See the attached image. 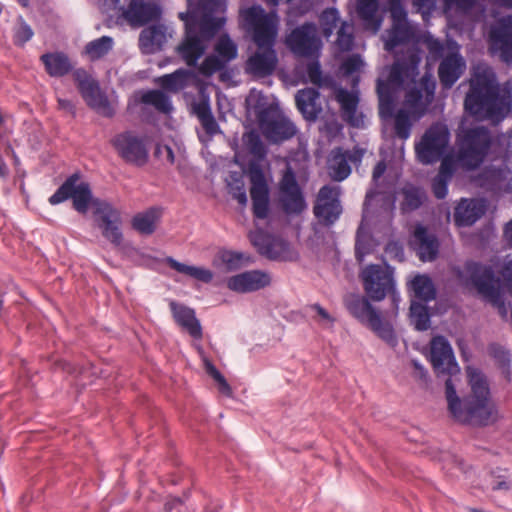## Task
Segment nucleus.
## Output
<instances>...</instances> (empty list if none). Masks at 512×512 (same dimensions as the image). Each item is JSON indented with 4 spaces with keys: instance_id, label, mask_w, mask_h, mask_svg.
Wrapping results in <instances>:
<instances>
[{
    "instance_id": "obj_54",
    "label": "nucleus",
    "mask_w": 512,
    "mask_h": 512,
    "mask_svg": "<svg viewBox=\"0 0 512 512\" xmlns=\"http://www.w3.org/2000/svg\"><path fill=\"white\" fill-rule=\"evenodd\" d=\"M315 59H318V58H315ZM306 73H307L308 79L311 83H313L317 86L322 85V82H323L322 71H321V66H320V63L318 60H314L307 65Z\"/></svg>"
},
{
    "instance_id": "obj_60",
    "label": "nucleus",
    "mask_w": 512,
    "mask_h": 512,
    "mask_svg": "<svg viewBox=\"0 0 512 512\" xmlns=\"http://www.w3.org/2000/svg\"><path fill=\"white\" fill-rule=\"evenodd\" d=\"M200 122H201L203 129L210 137L214 136L215 134H217L220 131L219 125L216 122L213 115L200 120Z\"/></svg>"
},
{
    "instance_id": "obj_20",
    "label": "nucleus",
    "mask_w": 512,
    "mask_h": 512,
    "mask_svg": "<svg viewBox=\"0 0 512 512\" xmlns=\"http://www.w3.org/2000/svg\"><path fill=\"white\" fill-rule=\"evenodd\" d=\"M111 143L118 155L128 163L141 166L148 160V149L144 140L131 131L115 135Z\"/></svg>"
},
{
    "instance_id": "obj_10",
    "label": "nucleus",
    "mask_w": 512,
    "mask_h": 512,
    "mask_svg": "<svg viewBox=\"0 0 512 512\" xmlns=\"http://www.w3.org/2000/svg\"><path fill=\"white\" fill-rule=\"evenodd\" d=\"M277 203L288 218L301 216L307 210L303 189L297 181V173L291 163L287 164L278 182Z\"/></svg>"
},
{
    "instance_id": "obj_12",
    "label": "nucleus",
    "mask_w": 512,
    "mask_h": 512,
    "mask_svg": "<svg viewBox=\"0 0 512 512\" xmlns=\"http://www.w3.org/2000/svg\"><path fill=\"white\" fill-rule=\"evenodd\" d=\"M450 143V131L445 124L431 125L419 143L415 146L418 160L423 164H432L447 155L445 154Z\"/></svg>"
},
{
    "instance_id": "obj_11",
    "label": "nucleus",
    "mask_w": 512,
    "mask_h": 512,
    "mask_svg": "<svg viewBox=\"0 0 512 512\" xmlns=\"http://www.w3.org/2000/svg\"><path fill=\"white\" fill-rule=\"evenodd\" d=\"M366 294L373 301L383 300L388 293H391L392 301L397 306L400 302V295L395 292L393 269L391 266L371 264L361 272Z\"/></svg>"
},
{
    "instance_id": "obj_24",
    "label": "nucleus",
    "mask_w": 512,
    "mask_h": 512,
    "mask_svg": "<svg viewBox=\"0 0 512 512\" xmlns=\"http://www.w3.org/2000/svg\"><path fill=\"white\" fill-rule=\"evenodd\" d=\"M393 25L383 35L385 50L392 52L398 46L408 43L414 37L413 26L407 19L406 12L401 7L392 10Z\"/></svg>"
},
{
    "instance_id": "obj_58",
    "label": "nucleus",
    "mask_w": 512,
    "mask_h": 512,
    "mask_svg": "<svg viewBox=\"0 0 512 512\" xmlns=\"http://www.w3.org/2000/svg\"><path fill=\"white\" fill-rule=\"evenodd\" d=\"M311 309H313L314 311H316V313L318 314V316L320 317L319 319V323L324 327V328H331L333 326V323H334V318L328 313L327 310H325L321 305L319 304H313L311 306Z\"/></svg>"
},
{
    "instance_id": "obj_33",
    "label": "nucleus",
    "mask_w": 512,
    "mask_h": 512,
    "mask_svg": "<svg viewBox=\"0 0 512 512\" xmlns=\"http://www.w3.org/2000/svg\"><path fill=\"white\" fill-rule=\"evenodd\" d=\"M167 38V27L162 24H156L142 30L139 37V45L143 53L152 54L161 50Z\"/></svg>"
},
{
    "instance_id": "obj_17",
    "label": "nucleus",
    "mask_w": 512,
    "mask_h": 512,
    "mask_svg": "<svg viewBox=\"0 0 512 512\" xmlns=\"http://www.w3.org/2000/svg\"><path fill=\"white\" fill-rule=\"evenodd\" d=\"M69 198H72L73 206L78 212H87L92 199V193L89 184L80 181V176L77 173L66 179L57 191L50 196L49 202L52 205H57Z\"/></svg>"
},
{
    "instance_id": "obj_31",
    "label": "nucleus",
    "mask_w": 512,
    "mask_h": 512,
    "mask_svg": "<svg viewBox=\"0 0 512 512\" xmlns=\"http://www.w3.org/2000/svg\"><path fill=\"white\" fill-rule=\"evenodd\" d=\"M412 246L423 262L433 261L439 251V242L436 236L428 233L423 225L416 226Z\"/></svg>"
},
{
    "instance_id": "obj_53",
    "label": "nucleus",
    "mask_w": 512,
    "mask_h": 512,
    "mask_svg": "<svg viewBox=\"0 0 512 512\" xmlns=\"http://www.w3.org/2000/svg\"><path fill=\"white\" fill-rule=\"evenodd\" d=\"M33 34L32 28L24 21H21L15 30L14 42L17 45H24L33 37Z\"/></svg>"
},
{
    "instance_id": "obj_3",
    "label": "nucleus",
    "mask_w": 512,
    "mask_h": 512,
    "mask_svg": "<svg viewBox=\"0 0 512 512\" xmlns=\"http://www.w3.org/2000/svg\"><path fill=\"white\" fill-rule=\"evenodd\" d=\"M244 28L257 46L245 63V73L256 79L273 74L278 64L275 44L279 17L275 11L266 12L260 5L241 10Z\"/></svg>"
},
{
    "instance_id": "obj_43",
    "label": "nucleus",
    "mask_w": 512,
    "mask_h": 512,
    "mask_svg": "<svg viewBox=\"0 0 512 512\" xmlns=\"http://www.w3.org/2000/svg\"><path fill=\"white\" fill-rule=\"evenodd\" d=\"M114 46V40L110 36H102L88 42L85 46V54L91 61L98 60L107 55Z\"/></svg>"
},
{
    "instance_id": "obj_9",
    "label": "nucleus",
    "mask_w": 512,
    "mask_h": 512,
    "mask_svg": "<svg viewBox=\"0 0 512 512\" xmlns=\"http://www.w3.org/2000/svg\"><path fill=\"white\" fill-rule=\"evenodd\" d=\"M458 277L463 284L475 286L485 300L498 309L503 318L507 316L508 310L502 297L501 283L494 277L491 267L470 261L462 270H458Z\"/></svg>"
},
{
    "instance_id": "obj_36",
    "label": "nucleus",
    "mask_w": 512,
    "mask_h": 512,
    "mask_svg": "<svg viewBox=\"0 0 512 512\" xmlns=\"http://www.w3.org/2000/svg\"><path fill=\"white\" fill-rule=\"evenodd\" d=\"M378 0H357V14L366 30L376 34L382 25V17L378 15Z\"/></svg>"
},
{
    "instance_id": "obj_39",
    "label": "nucleus",
    "mask_w": 512,
    "mask_h": 512,
    "mask_svg": "<svg viewBox=\"0 0 512 512\" xmlns=\"http://www.w3.org/2000/svg\"><path fill=\"white\" fill-rule=\"evenodd\" d=\"M160 217L161 209L156 207L150 208L134 216L132 220L133 228L141 234H152Z\"/></svg>"
},
{
    "instance_id": "obj_14",
    "label": "nucleus",
    "mask_w": 512,
    "mask_h": 512,
    "mask_svg": "<svg viewBox=\"0 0 512 512\" xmlns=\"http://www.w3.org/2000/svg\"><path fill=\"white\" fill-rule=\"evenodd\" d=\"M99 6L105 13H118L132 26H142L160 15L157 6L143 0H100Z\"/></svg>"
},
{
    "instance_id": "obj_26",
    "label": "nucleus",
    "mask_w": 512,
    "mask_h": 512,
    "mask_svg": "<svg viewBox=\"0 0 512 512\" xmlns=\"http://www.w3.org/2000/svg\"><path fill=\"white\" fill-rule=\"evenodd\" d=\"M271 284V276L262 270H249L233 275L226 280L229 290L245 294L258 291Z\"/></svg>"
},
{
    "instance_id": "obj_1",
    "label": "nucleus",
    "mask_w": 512,
    "mask_h": 512,
    "mask_svg": "<svg viewBox=\"0 0 512 512\" xmlns=\"http://www.w3.org/2000/svg\"><path fill=\"white\" fill-rule=\"evenodd\" d=\"M430 361L435 372L449 375L445 381L448 409L454 420L472 426H486L498 419V410L490 397V390L484 375L476 368L468 367L467 375L471 394L460 399L452 377L460 372L453 349L443 336H435L430 342Z\"/></svg>"
},
{
    "instance_id": "obj_50",
    "label": "nucleus",
    "mask_w": 512,
    "mask_h": 512,
    "mask_svg": "<svg viewBox=\"0 0 512 512\" xmlns=\"http://www.w3.org/2000/svg\"><path fill=\"white\" fill-rule=\"evenodd\" d=\"M443 12L448 15L451 11L466 13L470 10L476 0H442Z\"/></svg>"
},
{
    "instance_id": "obj_16",
    "label": "nucleus",
    "mask_w": 512,
    "mask_h": 512,
    "mask_svg": "<svg viewBox=\"0 0 512 512\" xmlns=\"http://www.w3.org/2000/svg\"><path fill=\"white\" fill-rule=\"evenodd\" d=\"M252 245L262 256L275 261H292L296 258L295 251L282 237L256 229L249 233Z\"/></svg>"
},
{
    "instance_id": "obj_35",
    "label": "nucleus",
    "mask_w": 512,
    "mask_h": 512,
    "mask_svg": "<svg viewBox=\"0 0 512 512\" xmlns=\"http://www.w3.org/2000/svg\"><path fill=\"white\" fill-rule=\"evenodd\" d=\"M319 92L315 88L299 90L295 96L296 105L303 117L307 120H316L321 111L318 104Z\"/></svg>"
},
{
    "instance_id": "obj_8",
    "label": "nucleus",
    "mask_w": 512,
    "mask_h": 512,
    "mask_svg": "<svg viewBox=\"0 0 512 512\" xmlns=\"http://www.w3.org/2000/svg\"><path fill=\"white\" fill-rule=\"evenodd\" d=\"M420 58L417 55L410 57V64L406 65L400 60L391 66L384 67L377 79V95L379 100V115L383 120L393 116L395 100L401 90L404 78L417 74Z\"/></svg>"
},
{
    "instance_id": "obj_48",
    "label": "nucleus",
    "mask_w": 512,
    "mask_h": 512,
    "mask_svg": "<svg viewBox=\"0 0 512 512\" xmlns=\"http://www.w3.org/2000/svg\"><path fill=\"white\" fill-rule=\"evenodd\" d=\"M203 362L206 372L217 382L219 391L226 396H230L232 394V390L224 376L207 358L203 357Z\"/></svg>"
},
{
    "instance_id": "obj_29",
    "label": "nucleus",
    "mask_w": 512,
    "mask_h": 512,
    "mask_svg": "<svg viewBox=\"0 0 512 512\" xmlns=\"http://www.w3.org/2000/svg\"><path fill=\"white\" fill-rule=\"evenodd\" d=\"M169 306L175 322L194 339H201L202 327L194 309L173 300Z\"/></svg>"
},
{
    "instance_id": "obj_42",
    "label": "nucleus",
    "mask_w": 512,
    "mask_h": 512,
    "mask_svg": "<svg viewBox=\"0 0 512 512\" xmlns=\"http://www.w3.org/2000/svg\"><path fill=\"white\" fill-rule=\"evenodd\" d=\"M141 102L153 106L157 111L169 114L173 110L170 97L161 90H149L141 95Z\"/></svg>"
},
{
    "instance_id": "obj_27",
    "label": "nucleus",
    "mask_w": 512,
    "mask_h": 512,
    "mask_svg": "<svg viewBox=\"0 0 512 512\" xmlns=\"http://www.w3.org/2000/svg\"><path fill=\"white\" fill-rule=\"evenodd\" d=\"M99 216L98 226L102 235L115 246H120L123 241L121 231V216L118 210L107 202H102L96 209Z\"/></svg>"
},
{
    "instance_id": "obj_63",
    "label": "nucleus",
    "mask_w": 512,
    "mask_h": 512,
    "mask_svg": "<svg viewBox=\"0 0 512 512\" xmlns=\"http://www.w3.org/2000/svg\"><path fill=\"white\" fill-rule=\"evenodd\" d=\"M494 356L499 358L503 363H510L509 353L504 350H497L494 352Z\"/></svg>"
},
{
    "instance_id": "obj_30",
    "label": "nucleus",
    "mask_w": 512,
    "mask_h": 512,
    "mask_svg": "<svg viewBox=\"0 0 512 512\" xmlns=\"http://www.w3.org/2000/svg\"><path fill=\"white\" fill-rule=\"evenodd\" d=\"M465 69L466 61L458 51L444 57L438 69L442 86L446 89H450L461 77Z\"/></svg>"
},
{
    "instance_id": "obj_61",
    "label": "nucleus",
    "mask_w": 512,
    "mask_h": 512,
    "mask_svg": "<svg viewBox=\"0 0 512 512\" xmlns=\"http://www.w3.org/2000/svg\"><path fill=\"white\" fill-rule=\"evenodd\" d=\"M386 171V164L384 161H380L376 164L373 169L372 181L375 185H377L379 179L383 176Z\"/></svg>"
},
{
    "instance_id": "obj_47",
    "label": "nucleus",
    "mask_w": 512,
    "mask_h": 512,
    "mask_svg": "<svg viewBox=\"0 0 512 512\" xmlns=\"http://www.w3.org/2000/svg\"><path fill=\"white\" fill-rule=\"evenodd\" d=\"M245 256L243 253L222 250L218 253V260L227 271H235L242 267Z\"/></svg>"
},
{
    "instance_id": "obj_22",
    "label": "nucleus",
    "mask_w": 512,
    "mask_h": 512,
    "mask_svg": "<svg viewBox=\"0 0 512 512\" xmlns=\"http://www.w3.org/2000/svg\"><path fill=\"white\" fill-rule=\"evenodd\" d=\"M249 177L253 215L256 219L264 220L270 213L269 187L265 174L259 166H251Z\"/></svg>"
},
{
    "instance_id": "obj_55",
    "label": "nucleus",
    "mask_w": 512,
    "mask_h": 512,
    "mask_svg": "<svg viewBox=\"0 0 512 512\" xmlns=\"http://www.w3.org/2000/svg\"><path fill=\"white\" fill-rule=\"evenodd\" d=\"M246 142L250 148L252 154L258 157H263L265 154V148L262 144L260 137L255 133L247 135Z\"/></svg>"
},
{
    "instance_id": "obj_18",
    "label": "nucleus",
    "mask_w": 512,
    "mask_h": 512,
    "mask_svg": "<svg viewBox=\"0 0 512 512\" xmlns=\"http://www.w3.org/2000/svg\"><path fill=\"white\" fill-rule=\"evenodd\" d=\"M73 76L82 97L92 109L107 117L114 114V110L107 97L101 92L98 82L87 71L76 69Z\"/></svg>"
},
{
    "instance_id": "obj_34",
    "label": "nucleus",
    "mask_w": 512,
    "mask_h": 512,
    "mask_svg": "<svg viewBox=\"0 0 512 512\" xmlns=\"http://www.w3.org/2000/svg\"><path fill=\"white\" fill-rule=\"evenodd\" d=\"M297 134L295 124L285 116H278L265 126L266 137L275 143H280Z\"/></svg>"
},
{
    "instance_id": "obj_7",
    "label": "nucleus",
    "mask_w": 512,
    "mask_h": 512,
    "mask_svg": "<svg viewBox=\"0 0 512 512\" xmlns=\"http://www.w3.org/2000/svg\"><path fill=\"white\" fill-rule=\"evenodd\" d=\"M435 88V80L425 75L407 91L403 107L395 115V133L399 138L407 140L410 137L413 122L426 113L434 99Z\"/></svg>"
},
{
    "instance_id": "obj_40",
    "label": "nucleus",
    "mask_w": 512,
    "mask_h": 512,
    "mask_svg": "<svg viewBox=\"0 0 512 512\" xmlns=\"http://www.w3.org/2000/svg\"><path fill=\"white\" fill-rule=\"evenodd\" d=\"M411 289L418 302L428 303L436 296V290L432 280L426 275H417L411 282Z\"/></svg>"
},
{
    "instance_id": "obj_4",
    "label": "nucleus",
    "mask_w": 512,
    "mask_h": 512,
    "mask_svg": "<svg viewBox=\"0 0 512 512\" xmlns=\"http://www.w3.org/2000/svg\"><path fill=\"white\" fill-rule=\"evenodd\" d=\"M493 144L490 131L483 127L462 129L456 137V153H448L441 161L437 176L433 179L432 189L438 199L448 193V183L457 167L472 171L479 168L488 156Z\"/></svg>"
},
{
    "instance_id": "obj_6",
    "label": "nucleus",
    "mask_w": 512,
    "mask_h": 512,
    "mask_svg": "<svg viewBox=\"0 0 512 512\" xmlns=\"http://www.w3.org/2000/svg\"><path fill=\"white\" fill-rule=\"evenodd\" d=\"M396 208V196L391 192L369 190L363 205L362 221L357 230L355 256L363 262L372 251V241L368 235L371 226L378 223L390 225Z\"/></svg>"
},
{
    "instance_id": "obj_52",
    "label": "nucleus",
    "mask_w": 512,
    "mask_h": 512,
    "mask_svg": "<svg viewBox=\"0 0 512 512\" xmlns=\"http://www.w3.org/2000/svg\"><path fill=\"white\" fill-rule=\"evenodd\" d=\"M364 66V61L360 55H352L348 57L341 65V70L345 75H352L361 70Z\"/></svg>"
},
{
    "instance_id": "obj_41",
    "label": "nucleus",
    "mask_w": 512,
    "mask_h": 512,
    "mask_svg": "<svg viewBox=\"0 0 512 512\" xmlns=\"http://www.w3.org/2000/svg\"><path fill=\"white\" fill-rule=\"evenodd\" d=\"M192 78V73L185 69H178L174 73L166 74L158 78V84L172 92L183 89Z\"/></svg>"
},
{
    "instance_id": "obj_23",
    "label": "nucleus",
    "mask_w": 512,
    "mask_h": 512,
    "mask_svg": "<svg viewBox=\"0 0 512 512\" xmlns=\"http://www.w3.org/2000/svg\"><path fill=\"white\" fill-rule=\"evenodd\" d=\"M238 55L236 43L227 35L221 36L214 48V54L205 58L199 67V72L210 76L223 69L227 63L234 60Z\"/></svg>"
},
{
    "instance_id": "obj_19",
    "label": "nucleus",
    "mask_w": 512,
    "mask_h": 512,
    "mask_svg": "<svg viewBox=\"0 0 512 512\" xmlns=\"http://www.w3.org/2000/svg\"><path fill=\"white\" fill-rule=\"evenodd\" d=\"M313 212L318 221L323 225H333L342 213L340 187L325 185L320 188Z\"/></svg>"
},
{
    "instance_id": "obj_25",
    "label": "nucleus",
    "mask_w": 512,
    "mask_h": 512,
    "mask_svg": "<svg viewBox=\"0 0 512 512\" xmlns=\"http://www.w3.org/2000/svg\"><path fill=\"white\" fill-rule=\"evenodd\" d=\"M364 151L355 148L352 151L335 148L331 151L328 162V174L334 181H343L351 174L350 163H360L363 158Z\"/></svg>"
},
{
    "instance_id": "obj_28",
    "label": "nucleus",
    "mask_w": 512,
    "mask_h": 512,
    "mask_svg": "<svg viewBox=\"0 0 512 512\" xmlns=\"http://www.w3.org/2000/svg\"><path fill=\"white\" fill-rule=\"evenodd\" d=\"M335 98L340 104L341 115L350 126L360 128L364 126V115L358 111L359 97L355 91L339 88Z\"/></svg>"
},
{
    "instance_id": "obj_2",
    "label": "nucleus",
    "mask_w": 512,
    "mask_h": 512,
    "mask_svg": "<svg viewBox=\"0 0 512 512\" xmlns=\"http://www.w3.org/2000/svg\"><path fill=\"white\" fill-rule=\"evenodd\" d=\"M188 10L179 13L185 23V38L178 53L188 66H195L211 39L225 23L224 0H187Z\"/></svg>"
},
{
    "instance_id": "obj_46",
    "label": "nucleus",
    "mask_w": 512,
    "mask_h": 512,
    "mask_svg": "<svg viewBox=\"0 0 512 512\" xmlns=\"http://www.w3.org/2000/svg\"><path fill=\"white\" fill-rule=\"evenodd\" d=\"M336 45L340 51L347 52L353 49L354 45V25L349 22H343L337 33Z\"/></svg>"
},
{
    "instance_id": "obj_38",
    "label": "nucleus",
    "mask_w": 512,
    "mask_h": 512,
    "mask_svg": "<svg viewBox=\"0 0 512 512\" xmlns=\"http://www.w3.org/2000/svg\"><path fill=\"white\" fill-rule=\"evenodd\" d=\"M165 262L175 271L203 283H210L213 279V272L207 268L187 265L175 260L172 257H167Z\"/></svg>"
},
{
    "instance_id": "obj_13",
    "label": "nucleus",
    "mask_w": 512,
    "mask_h": 512,
    "mask_svg": "<svg viewBox=\"0 0 512 512\" xmlns=\"http://www.w3.org/2000/svg\"><path fill=\"white\" fill-rule=\"evenodd\" d=\"M350 313L361 323L370 327L381 339L390 345H396L397 338L390 323L383 321L381 315L368 299L353 296L347 301Z\"/></svg>"
},
{
    "instance_id": "obj_32",
    "label": "nucleus",
    "mask_w": 512,
    "mask_h": 512,
    "mask_svg": "<svg viewBox=\"0 0 512 512\" xmlns=\"http://www.w3.org/2000/svg\"><path fill=\"white\" fill-rule=\"evenodd\" d=\"M486 210L483 200L462 199L455 208L454 221L460 227L473 225Z\"/></svg>"
},
{
    "instance_id": "obj_51",
    "label": "nucleus",
    "mask_w": 512,
    "mask_h": 512,
    "mask_svg": "<svg viewBox=\"0 0 512 512\" xmlns=\"http://www.w3.org/2000/svg\"><path fill=\"white\" fill-rule=\"evenodd\" d=\"M229 193L237 202L245 207L247 205V194L244 182L241 179H236L228 184Z\"/></svg>"
},
{
    "instance_id": "obj_44",
    "label": "nucleus",
    "mask_w": 512,
    "mask_h": 512,
    "mask_svg": "<svg viewBox=\"0 0 512 512\" xmlns=\"http://www.w3.org/2000/svg\"><path fill=\"white\" fill-rule=\"evenodd\" d=\"M410 318L415 329L425 331L430 326V314L426 303L412 301L410 306Z\"/></svg>"
},
{
    "instance_id": "obj_5",
    "label": "nucleus",
    "mask_w": 512,
    "mask_h": 512,
    "mask_svg": "<svg viewBox=\"0 0 512 512\" xmlns=\"http://www.w3.org/2000/svg\"><path fill=\"white\" fill-rule=\"evenodd\" d=\"M465 110L478 120L499 123L512 109V91L507 84L500 87L492 68L477 65L464 100Z\"/></svg>"
},
{
    "instance_id": "obj_56",
    "label": "nucleus",
    "mask_w": 512,
    "mask_h": 512,
    "mask_svg": "<svg viewBox=\"0 0 512 512\" xmlns=\"http://www.w3.org/2000/svg\"><path fill=\"white\" fill-rule=\"evenodd\" d=\"M500 273L508 292L512 295V257L509 255L505 257Z\"/></svg>"
},
{
    "instance_id": "obj_15",
    "label": "nucleus",
    "mask_w": 512,
    "mask_h": 512,
    "mask_svg": "<svg viewBox=\"0 0 512 512\" xmlns=\"http://www.w3.org/2000/svg\"><path fill=\"white\" fill-rule=\"evenodd\" d=\"M287 47L297 56L318 58L322 49V41L318 36L314 23H304L295 28L286 38Z\"/></svg>"
},
{
    "instance_id": "obj_37",
    "label": "nucleus",
    "mask_w": 512,
    "mask_h": 512,
    "mask_svg": "<svg viewBox=\"0 0 512 512\" xmlns=\"http://www.w3.org/2000/svg\"><path fill=\"white\" fill-rule=\"evenodd\" d=\"M46 71L50 76L61 77L72 69L67 55L61 52L47 53L41 56Z\"/></svg>"
},
{
    "instance_id": "obj_57",
    "label": "nucleus",
    "mask_w": 512,
    "mask_h": 512,
    "mask_svg": "<svg viewBox=\"0 0 512 512\" xmlns=\"http://www.w3.org/2000/svg\"><path fill=\"white\" fill-rule=\"evenodd\" d=\"M413 5L426 19L436 8V0H413Z\"/></svg>"
},
{
    "instance_id": "obj_62",
    "label": "nucleus",
    "mask_w": 512,
    "mask_h": 512,
    "mask_svg": "<svg viewBox=\"0 0 512 512\" xmlns=\"http://www.w3.org/2000/svg\"><path fill=\"white\" fill-rule=\"evenodd\" d=\"M413 367L418 371V375L420 378H425L427 375V371L424 366L418 360L411 361Z\"/></svg>"
},
{
    "instance_id": "obj_49",
    "label": "nucleus",
    "mask_w": 512,
    "mask_h": 512,
    "mask_svg": "<svg viewBox=\"0 0 512 512\" xmlns=\"http://www.w3.org/2000/svg\"><path fill=\"white\" fill-rule=\"evenodd\" d=\"M320 20L324 35L330 37L339 20V13L335 8H328L322 12Z\"/></svg>"
},
{
    "instance_id": "obj_21",
    "label": "nucleus",
    "mask_w": 512,
    "mask_h": 512,
    "mask_svg": "<svg viewBox=\"0 0 512 512\" xmlns=\"http://www.w3.org/2000/svg\"><path fill=\"white\" fill-rule=\"evenodd\" d=\"M488 40L491 52L512 64V15L500 18L490 27Z\"/></svg>"
},
{
    "instance_id": "obj_59",
    "label": "nucleus",
    "mask_w": 512,
    "mask_h": 512,
    "mask_svg": "<svg viewBox=\"0 0 512 512\" xmlns=\"http://www.w3.org/2000/svg\"><path fill=\"white\" fill-rule=\"evenodd\" d=\"M193 111L198 117L199 121L212 116L211 108L208 99H203L199 103L193 105Z\"/></svg>"
},
{
    "instance_id": "obj_45",
    "label": "nucleus",
    "mask_w": 512,
    "mask_h": 512,
    "mask_svg": "<svg viewBox=\"0 0 512 512\" xmlns=\"http://www.w3.org/2000/svg\"><path fill=\"white\" fill-rule=\"evenodd\" d=\"M404 200L402 202V210L413 211L419 208L425 198V193L422 189L408 185L403 188Z\"/></svg>"
},
{
    "instance_id": "obj_64",
    "label": "nucleus",
    "mask_w": 512,
    "mask_h": 512,
    "mask_svg": "<svg viewBox=\"0 0 512 512\" xmlns=\"http://www.w3.org/2000/svg\"><path fill=\"white\" fill-rule=\"evenodd\" d=\"M504 234H505L507 241L512 246V220L506 224L505 229H504Z\"/></svg>"
}]
</instances>
